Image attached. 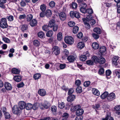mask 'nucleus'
Wrapping results in <instances>:
<instances>
[{
  "label": "nucleus",
  "instance_id": "obj_1",
  "mask_svg": "<svg viewBox=\"0 0 120 120\" xmlns=\"http://www.w3.org/2000/svg\"><path fill=\"white\" fill-rule=\"evenodd\" d=\"M21 109L17 105H14L12 108L13 113L17 115H20L21 112Z\"/></svg>",
  "mask_w": 120,
  "mask_h": 120
},
{
  "label": "nucleus",
  "instance_id": "obj_2",
  "mask_svg": "<svg viewBox=\"0 0 120 120\" xmlns=\"http://www.w3.org/2000/svg\"><path fill=\"white\" fill-rule=\"evenodd\" d=\"M6 19L5 18H2L0 21V26L3 28L7 27L8 25Z\"/></svg>",
  "mask_w": 120,
  "mask_h": 120
},
{
  "label": "nucleus",
  "instance_id": "obj_3",
  "mask_svg": "<svg viewBox=\"0 0 120 120\" xmlns=\"http://www.w3.org/2000/svg\"><path fill=\"white\" fill-rule=\"evenodd\" d=\"M64 40L66 43L70 45L73 44L74 42V39L73 37L71 36L66 37Z\"/></svg>",
  "mask_w": 120,
  "mask_h": 120
},
{
  "label": "nucleus",
  "instance_id": "obj_4",
  "mask_svg": "<svg viewBox=\"0 0 120 120\" xmlns=\"http://www.w3.org/2000/svg\"><path fill=\"white\" fill-rule=\"evenodd\" d=\"M70 14L72 18L75 17L77 18H79L80 17V15L79 12L76 11L74 12L71 11L70 12Z\"/></svg>",
  "mask_w": 120,
  "mask_h": 120
},
{
  "label": "nucleus",
  "instance_id": "obj_5",
  "mask_svg": "<svg viewBox=\"0 0 120 120\" xmlns=\"http://www.w3.org/2000/svg\"><path fill=\"white\" fill-rule=\"evenodd\" d=\"M52 50L53 53L56 55H58L60 53V49L57 46H55L53 47Z\"/></svg>",
  "mask_w": 120,
  "mask_h": 120
},
{
  "label": "nucleus",
  "instance_id": "obj_6",
  "mask_svg": "<svg viewBox=\"0 0 120 120\" xmlns=\"http://www.w3.org/2000/svg\"><path fill=\"white\" fill-rule=\"evenodd\" d=\"M39 106L40 108L42 109V107H43L45 109H47L49 108L50 107V104L47 101H45L43 105L42 103H40L39 104Z\"/></svg>",
  "mask_w": 120,
  "mask_h": 120
},
{
  "label": "nucleus",
  "instance_id": "obj_7",
  "mask_svg": "<svg viewBox=\"0 0 120 120\" xmlns=\"http://www.w3.org/2000/svg\"><path fill=\"white\" fill-rule=\"evenodd\" d=\"M115 98V95L114 93H111L108 95L107 99L108 101H111L114 99Z\"/></svg>",
  "mask_w": 120,
  "mask_h": 120
},
{
  "label": "nucleus",
  "instance_id": "obj_8",
  "mask_svg": "<svg viewBox=\"0 0 120 120\" xmlns=\"http://www.w3.org/2000/svg\"><path fill=\"white\" fill-rule=\"evenodd\" d=\"M26 104L25 102L21 101L19 102L18 106L22 110L26 108Z\"/></svg>",
  "mask_w": 120,
  "mask_h": 120
},
{
  "label": "nucleus",
  "instance_id": "obj_9",
  "mask_svg": "<svg viewBox=\"0 0 120 120\" xmlns=\"http://www.w3.org/2000/svg\"><path fill=\"white\" fill-rule=\"evenodd\" d=\"M59 16L60 19L62 20H64L66 18V15L64 12H62L59 14Z\"/></svg>",
  "mask_w": 120,
  "mask_h": 120
},
{
  "label": "nucleus",
  "instance_id": "obj_10",
  "mask_svg": "<svg viewBox=\"0 0 120 120\" xmlns=\"http://www.w3.org/2000/svg\"><path fill=\"white\" fill-rule=\"evenodd\" d=\"M38 94L41 96H44L46 95L45 90L43 89H39L38 91Z\"/></svg>",
  "mask_w": 120,
  "mask_h": 120
},
{
  "label": "nucleus",
  "instance_id": "obj_11",
  "mask_svg": "<svg viewBox=\"0 0 120 120\" xmlns=\"http://www.w3.org/2000/svg\"><path fill=\"white\" fill-rule=\"evenodd\" d=\"M4 86L5 88L8 90H10L12 89L11 85L8 82H6L5 83Z\"/></svg>",
  "mask_w": 120,
  "mask_h": 120
},
{
  "label": "nucleus",
  "instance_id": "obj_12",
  "mask_svg": "<svg viewBox=\"0 0 120 120\" xmlns=\"http://www.w3.org/2000/svg\"><path fill=\"white\" fill-rule=\"evenodd\" d=\"M75 98V97L74 95H71L67 97V100L68 102H71L73 101Z\"/></svg>",
  "mask_w": 120,
  "mask_h": 120
},
{
  "label": "nucleus",
  "instance_id": "obj_13",
  "mask_svg": "<svg viewBox=\"0 0 120 120\" xmlns=\"http://www.w3.org/2000/svg\"><path fill=\"white\" fill-rule=\"evenodd\" d=\"M84 112L83 110L80 108L78 110H77L75 114L77 116L81 115L83 114Z\"/></svg>",
  "mask_w": 120,
  "mask_h": 120
},
{
  "label": "nucleus",
  "instance_id": "obj_14",
  "mask_svg": "<svg viewBox=\"0 0 120 120\" xmlns=\"http://www.w3.org/2000/svg\"><path fill=\"white\" fill-rule=\"evenodd\" d=\"M118 59V56H115L113 58L112 61V64H114L115 66H116L117 65V61Z\"/></svg>",
  "mask_w": 120,
  "mask_h": 120
},
{
  "label": "nucleus",
  "instance_id": "obj_15",
  "mask_svg": "<svg viewBox=\"0 0 120 120\" xmlns=\"http://www.w3.org/2000/svg\"><path fill=\"white\" fill-rule=\"evenodd\" d=\"M30 24L31 26H36L37 24V21L36 19H34L30 21Z\"/></svg>",
  "mask_w": 120,
  "mask_h": 120
},
{
  "label": "nucleus",
  "instance_id": "obj_16",
  "mask_svg": "<svg viewBox=\"0 0 120 120\" xmlns=\"http://www.w3.org/2000/svg\"><path fill=\"white\" fill-rule=\"evenodd\" d=\"M55 21L54 19H52L50 20L49 22L48 26L50 27H52L55 25Z\"/></svg>",
  "mask_w": 120,
  "mask_h": 120
},
{
  "label": "nucleus",
  "instance_id": "obj_17",
  "mask_svg": "<svg viewBox=\"0 0 120 120\" xmlns=\"http://www.w3.org/2000/svg\"><path fill=\"white\" fill-rule=\"evenodd\" d=\"M67 59L69 62H72L74 61L75 58L73 56H70L68 57Z\"/></svg>",
  "mask_w": 120,
  "mask_h": 120
},
{
  "label": "nucleus",
  "instance_id": "obj_18",
  "mask_svg": "<svg viewBox=\"0 0 120 120\" xmlns=\"http://www.w3.org/2000/svg\"><path fill=\"white\" fill-rule=\"evenodd\" d=\"M84 44L83 42H79L78 43L77 46V47L80 49H81L84 47Z\"/></svg>",
  "mask_w": 120,
  "mask_h": 120
},
{
  "label": "nucleus",
  "instance_id": "obj_19",
  "mask_svg": "<svg viewBox=\"0 0 120 120\" xmlns=\"http://www.w3.org/2000/svg\"><path fill=\"white\" fill-rule=\"evenodd\" d=\"M92 46L93 49H97L99 47L98 44L97 42L93 43Z\"/></svg>",
  "mask_w": 120,
  "mask_h": 120
},
{
  "label": "nucleus",
  "instance_id": "obj_20",
  "mask_svg": "<svg viewBox=\"0 0 120 120\" xmlns=\"http://www.w3.org/2000/svg\"><path fill=\"white\" fill-rule=\"evenodd\" d=\"M106 48L105 46H102L99 49V52L102 54L105 52L106 51Z\"/></svg>",
  "mask_w": 120,
  "mask_h": 120
},
{
  "label": "nucleus",
  "instance_id": "obj_21",
  "mask_svg": "<svg viewBox=\"0 0 120 120\" xmlns=\"http://www.w3.org/2000/svg\"><path fill=\"white\" fill-rule=\"evenodd\" d=\"M21 30L23 32H24L28 28V26L27 25L23 24L20 26Z\"/></svg>",
  "mask_w": 120,
  "mask_h": 120
},
{
  "label": "nucleus",
  "instance_id": "obj_22",
  "mask_svg": "<svg viewBox=\"0 0 120 120\" xmlns=\"http://www.w3.org/2000/svg\"><path fill=\"white\" fill-rule=\"evenodd\" d=\"M51 111L52 113L54 114H56L57 111V108L56 106H52L51 107Z\"/></svg>",
  "mask_w": 120,
  "mask_h": 120
},
{
  "label": "nucleus",
  "instance_id": "obj_23",
  "mask_svg": "<svg viewBox=\"0 0 120 120\" xmlns=\"http://www.w3.org/2000/svg\"><path fill=\"white\" fill-rule=\"evenodd\" d=\"M92 92L93 94L96 96H98L100 95L99 91L97 89H93Z\"/></svg>",
  "mask_w": 120,
  "mask_h": 120
},
{
  "label": "nucleus",
  "instance_id": "obj_24",
  "mask_svg": "<svg viewBox=\"0 0 120 120\" xmlns=\"http://www.w3.org/2000/svg\"><path fill=\"white\" fill-rule=\"evenodd\" d=\"M14 80L16 81L19 82L21 80V78L20 76H15L14 77Z\"/></svg>",
  "mask_w": 120,
  "mask_h": 120
},
{
  "label": "nucleus",
  "instance_id": "obj_25",
  "mask_svg": "<svg viewBox=\"0 0 120 120\" xmlns=\"http://www.w3.org/2000/svg\"><path fill=\"white\" fill-rule=\"evenodd\" d=\"M92 60L95 63H98L99 59L97 56H94L92 57Z\"/></svg>",
  "mask_w": 120,
  "mask_h": 120
},
{
  "label": "nucleus",
  "instance_id": "obj_26",
  "mask_svg": "<svg viewBox=\"0 0 120 120\" xmlns=\"http://www.w3.org/2000/svg\"><path fill=\"white\" fill-rule=\"evenodd\" d=\"M32 105L30 103H27L26 104V109L28 110H29L32 109Z\"/></svg>",
  "mask_w": 120,
  "mask_h": 120
},
{
  "label": "nucleus",
  "instance_id": "obj_27",
  "mask_svg": "<svg viewBox=\"0 0 120 120\" xmlns=\"http://www.w3.org/2000/svg\"><path fill=\"white\" fill-rule=\"evenodd\" d=\"M33 17V15L31 14L28 15L26 16V21L28 22L31 21Z\"/></svg>",
  "mask_w": 120,
  "mask_h": 120
},
{
  "label": "nucleus",
  "instance_id": "obj_28",
  "mask_svg": "<svg viewBox=\"0 0 120 120\" xmlns=\"http://www.w3.org/2000/svg\"><path fill=\"white\" fill-rule=\"evenodd\" d=\"M38 36L41 38H43L44 37L45 34L42 31H40L38 33Z\"/></svg>",
  "mask_w": 120,
  "mask_h": 120
},
{
  "label": "nucleus",
  "instance_id": "obj_29",
  "mask_svg": "<svg viewBox=\"0 0 120 120\" xmlns=\"http://www.w3.org/2000/svg\"><path fill=\"white\" fill-rule=\"evenodd\" d=\"M69 116V114L67 113H64L62 115V120H67Z\"/></svg>",
  "mask_w": 120,
  "mask_h": 120
},
{
  "label": "nucleus",
  "instance_id": "obj_30",
  "mask_svg": "<svg viewBox=\"0 0 120 120\" xmlns=\"http://www.w3.org/2000/svg\"><path fill=\"white\" fill-rule=\"evenodd\" d=\"M52 12L50 10H47L45 12V15L47 17H50L52 15Z\"/></svg>",
  "mask_w": 120,
  "mask_h": 120
},
{
  "label": "nucleus",
  "instance_id": "obj_31",
  "mask_svg": "<svg viewBox=\"0 0 120 120\" xmlns=\"http://www.w3.org/2000/svg\"><path fill=\"white\" fill-rule=\"evenodd\" d=\"M94 31L98 34H100L101 33V29L98 27L95 28L94 29Z\"/></svg>",
  "mask_w": 120,
  "mask_h": 120
},
{
  "label": "nucleus",
  "instance_id": "obj_32",
  "mask_svg": "<svg viewBox=\"0 0 120 120\" xmlns=\"http://www.w3.org/2000/svg\"><path fill=\"white\" fill-rule=\"evenodd\" d=\"M91 17L89 15H87V16L86 18H82L83 21L88 22L91 20Z\"/></svg>",
  "mask_w": 120,
  "mask_h": 120
},
{
  "label": "nucleus",
  "instance_id": "obj_33",
  "mask_svg": "<svg viewBox=\"0 0 120 120\" xmlns=\"http://www.w3.org/2000/svg\"><path fill=\"white\" fill-rule=\"evenodd\" d=\"M108 93L107 92H105L103 93L101 96V97L102 99H104L108 96Z\"/></svg>",
  "mask_w": 120,
  "mask_h": 120
},
{
  "label": "nucleus",
  "instance_id": "obj_34",
  "mask_svg": "<svg viewBox=\"0 0 120 120\" xmlns=\"http://www.w3.org/2000/svg\"><path fill=\"white\" fill-rule=\"evenodd\" d=\"M64 103L62 102H58V107L60 109H63L64 107Z\"/></svg>",
  "mask_w": 120,
  "mask_h": 120
},
{
  "label": "nucleus",
  "instance_id": "obj_35",
  "mask_svg": "<svg viewBox=\"0 0 120 120\" xmlns=\"http://www.w3.org/2000/svg\"><path fill=\"white\" fill-rule=\"evenodd\" d=\"M87 58V56L84 55H81L79 57L80 60L82 61H85L86 59Z\"/></svg>",
  "mask_w": 120,
  "mask_h": 120
},
{
  "label": "nucleus",
  "instance_id": "obj_36",
  "mask_svg": "<svg viewBox=\"0 0 120 120\" xmlns=\"http://www.w3.org/2000/svg\"><path fill=\"white\" fill-rule=\"evenodd\" d=\"M79 30V27L77 26H75L73 28V32L74 34H76L78 31Z\"/></svg>",
  "mask_w": 120,
  "mask_h": 120
},
{
  "label": "nucleus",
  "instance_id": "obj_37",
  "mask_svg": "<svg viewBox=\"0 0 120 120\" xmlns=\"http://www.w3.org/2000/svg\"><path fill=\"white\" fill-rule=\"evenodd\" d=\"M81 108V106L79 105H76L73 106L72 108L73 111L77 110Z\"/></svg>",
  "mask_w": 120,
  "mask_h": 120
},
{
  "label": "nucleus",
  "instance_id": "obj_38",
  "mask_svg": "<svg viewBox=\"0 0 120 120\" xmlns=\"http://www.w3.org/2000/svg\"><path fill=\"white\" fill-rule=\"evenodd\" d=\"M12 72L13 74H18L19 73V71L17 69L14 68L12 69Z\"/></svg>",
  "mask_w": 120,
  "mask_h": 120
},
{
  "label": "nucleus",
  "instance_id": "obj_39",
  "mask_svg": "<svg viewBox=\"0 0 120 120\" xmlns=\"http://www.w3.org/2000/svg\"><path fill=\"white\" fill-rule=\"evenodd\" d=\"M53 34V32L52 30H50L48 31L46 33V35L48 37L52 36Z\"/></svg>",
  "mask_w": 120,
  "mask_h": 120
},
{
  "label": "nucleus",
  "instance_id": "obj_40",
  "mask_svg": "<svg viewBox=\"0 0 120 120\" xmlns=\"http://www.w3.org/2000/svg\"><path fill=\"white\" fill-rule=\"evenodd\" d=\"M41 77V75L39 73H37L34 75V78L35 79H37Z\"/></svg>",
  "mask_w": 120,
  "mask_h": 120
},
{
  "label": "nucleus",
  "instance_id": "obj_41",
  "mask_svg": "<svg viewBox=\"0 0 120 120\" xmlns=\"http://www.w3.org/2000/svg\"><path fill=\"white\" fill-rule=\"evenodd\" d=\"M105 61V60L104 58H101L100 59H99L98 63L100 64H103Z\"/></svg>",
  "mask_w": 120,
  "mask_h": 120
},
{
  "label": "nucleus",
  "instance_id": "obj_42",
  "mask_svg": "<svg viewBox=\"0 0 120 120\" xmlns=\"http://www.w3.org/2000/svg\"><path fill=\"white\" fill-rule=\"evenodd\" d=\"M34 45L35 46H38L40 44L39 41L37 40H34L33 42Z\"/></svg>",
  "mask_w": 120,
  "mask_h": 120
},
{
  "label": "nucleus",
  "instance_id": "obj_43",
  "mask_svg": "<svg viewBox=\"0 0 120 120\" xmlns=\"http://www.w3.org/2000/svg\"><path fill=\"white\" fill-rule=\"evenodd\" d=\"M68 25L69 26L73 27L75 25V24L74 21H70L68 22Z\"/></svg>",
  "mask_w": 120,
  "mask_h": 120
},
{
  "label": "nucleus",
  "instance_id": "obj_44",
  "mask_svg": "<svg viewBox=\"0 0 120 120\" xmlns=\"http://www.w3.org/2000/svg\"><path fill=\"white\" fill-rule=\"evenodd\" d=\"M84 22V23L85 24V27L87 29H89L90 27V26L89 24V23L87 22L83 21Z\"/></svg>",
  "mask_w": 120,
  "mask_h": 120
},
{
  "label": "nucleus",
  "instance_id": "obj_45",
  "mask_svg": "<svg viewBox=\"0 0 120 120\" xmlns=\"http://www.w3.org/2000/svg\"><path fill=\"white\" fill-rule=\"evenodd\" d=\"M57 38L58 40L60 41L61 40L62 38V34L61 32H59L58 34Z\"/></svg>",
  "mask_w": 120,
  "mask_h": 120
},
{
  "label": "nucleus",
  "instance_id": "obj_46",
  "mask_svg": "<svg viewBox=\"0 0 120 120\" xmlns=\"http://www.w3.org/2000/svg\"><path fill=\"white\" fill-rule=\"evenodd\" d=\"M93 12V10L91 9L88 8L86 10V13H87L89 14H92Z\"/></svg>",
  "mask_w": 120,
  "mask_h": 120
},
{
  "label": "nucleus",
  "instance_id": "obj_47",
  "mask_svg": "<svg viewBox=\"0 0 120 120\" xmlns=\"http://www.w3.org/2000/svg\"><path fill=\"white\" fill-rule=\"evenodd\" d=\"M6 18L9 21H13L14 19L13 16L11 15H10L9 16H7Z\"/></svg>",
  "mask_w": 120,
  "mask_h": 120
},
{
  "label": "nucleus",
  "instance_id": "obj_48",
  "mask_svg": "<svg viewBox=\"0 0 120 120\" xmlns=\"http://www.w3.org/2000/svg\"><path fill=\"white\" fill-rule=\"evenodd\" d=\"M76 91L77 93H80L82 92V89L81 87L78 86L76 89Z\"/></svg>",
  "mask_w": 120,
  "mask_h": 120
},
{
  "label": "nucleus",
  "instance_id": "obj_49",
  "mask_svg": "<svg viewBox=\"0 0 120 120\" xmlns=\"http://www.w3.org/2000/svg\"><path fill=\"white\" fill-rule=\"evenodd\" d=\"M92 35L93 37L96 39H98L99 38V36L96 34L93 33Z\"/></svg>",
  "mask_w": 120,
  "mask_h": 120
},
{
  "label": "nucleus",
  "instance_id": "obj_50",
  "mask_svg": "<svg viewBox=\"0 0 120 120\" xmlns=\"http://www.w3.org/2000/svg\"><path fill=\"white\" fill-rule=\"evenodd\" d=\"M86 64L89 65H93L94 64V62L92 60H89L86 61Z\"/></svg>",
  "mask_w": 120,
  "mask_h": 120
},
{
  "label": "nucleus",
  "instance_id": "obj_51",
  "mask_svg": "<svg viewBox=\"0 0 120 120\" xmlns=\"http://www.w3.org/2000/svg\"><path fill=\"white\" fill-rule=\"evenodd\" d=\"M5 116V118L6 119H9L10 117V116L9 114L7 112L4 113Z\"/></svg>",
  "mask_w": 120,
  "mask_h": 120
},
{
  "label": "nucleus",
  "instance_id": "obj_52",
  "mask_svg": "<svg viewBox=\"0 0 120 120\" xmlns=\"http://www.w3.org/2000/svg\"><path fill=\"white\" fill-rule=\"evenodd\" d=\"M90 84V82L89 81L85 82L84 83V86L86 87L88 86Z\"/></svg>",
  "mask_w": 120,
  "mask_h": 120
},
{
  "label": "nucleus",
  "instance_id": "obj_53",
  "mask_svg": "<svg viewBox=\"0 0 120 120\" xmlns=\"http://www.w3.org/2000/svg\"><path fill=\"white\" fill-rule=\"evenodd\" d=\"M40 9L42 11H44L46 9V7L44 4L41 5L40 6Z\"/></svg>",
  "mask_w": 120,
  "mask_h": 120
},
{
  "label": "nucleus",
  "instance_id": "obj_54",
  "mask_svg": "<svg viewBox=\"0 0 120 120\" xmlns=\"http://www.w3.org/2000/svg\"><path fill=\"white\" fill-rule=\"evenodd\" d=\"M80 11L83 13H86V8L83 7H81L80 8Z\"/></svg>",
  "mask_w": 120,
  "mask_h": 120
},
{
  "label": "nucleus",
  "instance_id": "obj_55",
  "mask_svg": "<svg viewBox=\"0 0 120 120\" xmlns=\"http://www.w3.org/2000/svg\"><path fill=\"white\" fill-rule=\"evenodd\" d=\"M106 75V76H109L111 73V71L109 70H107L105 72Z\"/></svg>",
  "mask_w": 120,
  "mask_h": 120
},
{
  "label": "nucleus",
  "instance_id": "obj_56",
  "mask_svg": "<svg viewBox=\"0 0 120 120\" xmlns=\"http://www.w3.org/2000/svg\"><path fill=\"white\" fill-rule=\"evenodd\" d=\"M48 27V26L44 25L42 27V29L44 31H46L49 30Z\"/></svg>",
  "mask_w": 120,
  "mask_h": 120
},
{
  "label": "nucleus",
  "instance_id": "obj_57",
  "mask_svg": "<svg viewBox=\"0 0 120 120\" xmlns=\"http://www.w3.org/2000/svg\"><path fill=\"white\" fill-rule=\"evenodd\" d=\"M3 40L6 43H9L10 41V40L7 38H3Z\"/></svg>",
  "mask_w": 120,
  "mask_h": 120
},
{
  "label": "nucleus",
  "instance_id": "obj_58",
  "mask_svg": "<svg viewBox=\"0 0 120 120\" xmlns=\"http://www.w3.org/2000/svg\"><path fill=\"white\" fill-rule=\"evenodd\" d=\"M20 4L21 6L24 7L26 6V4L24 1L22 0L20 2Z\"/></svg>",
  "mask_w": 120,
  "mask_h": 120
},
{
  "label": "nucleus",
  "instance_id": "obj_59",
  "mask_svg": "<svg viewBox=\"0 0 120 120\" xmlns=\"http://www.w3.org/2000/svg\"><path fill=\"white\" fill-rule=\"evenodd\" d=\"M49 5L50 7L53 8L55 6V3L54 1H51L49 3Z\"/></svg>",
  "mask_w": 120,
  "mask_h": 120
},
{
  "label": "nucleus",
  "instance_id": "obj_60",
  "mask_svg": "<svg viewBox=\"0 0 120 120\" xmlns=\"http://www.w3.org/2000/svg\"><path fill=\"white\" fill-rule=\"evenodd\" d=\"M104 73V69L103 68H100L99 70V73L100 75L103 74Z\"/></svg>",
  "mask_w": 120,
  "mask_h": 120
},
{
  "label": "nucleus",
  "instance_id": "obj_61",
  "mask_svg": "<svg viewBox=\"0 0 120 120\" xmlns=\"http://www.w3.org/2000/svg\"><path fill=\"white\" fill-rule=\"evenodd\" d=\"M72 7L73 8H76L77 7V5L76 3L72 2L71 4Z\"/></svg>",
  "mask_w": 120,
  "mask_h": 120
},
{
  "label": "nucleus",
  "instance_id": "obj_62",
  "mask_svg": "<svg viewBox=\"0 0 120 120\" xmlns=\"http://www.w3.org/2000/svg\"><path fill=\"white\" fill-rule=\"evenodd\" d=\"M74 91V90L73 89L71 88L69 90L68 92V94L69 95H71L72 94Z\"/></svg>",
  "mask_w": 120,
  "mask_h": 120
},
{
  "label": "nucleus",
  "instance_id": "obj_63",
  "mask_svg": "<svg viewBox=\"0 0 120 120\" xmlns=\"http://www.w3.org/2000/svg\"><path fill=\"white\" fill-rule=\"evenodd\" d=\"M75 118L77 120H82L83 119V117L81 115L77 116Z\"/></svg>",
  "mask_w": 120,
  "mask_h": 120
},
{
  "label": "nucleus",
  "instance_id": "obj_64",
  "mask_svg": "<svg viewBox=\"0 0 120 120\" xmlns=\"http://www.w3.org/2000/svg\"><path fill=\"white\" fill-rule=\"evenodd\" d=\"M115 71L117 77L119 78H120V73L116 70H115Z\"/></svg>",
  "mask_w": 120,
  "mask_h": 120
}]
</instances>
